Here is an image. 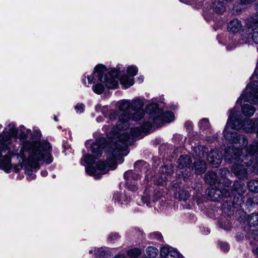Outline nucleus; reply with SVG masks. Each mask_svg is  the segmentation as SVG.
<instances>
[{"label":"nucleus","instance_id":"obj_33","mask_svg":"<svg viewBox=\"0 0 258 258\" xmlns=\"http://www.w3.org/2000/svg\"><path fill=\"white\" fill-rule=\"evenodd\" d=\"M249 226L255 227L258 225V213H253L249 215L247 218Z\"/></svg>","mask_w":258,"mask_h":258},{"label":"nucleus","instance_id":"obj_17","mask_svg":"<svg viewBox=\"0 0 258 258\" xmlns=\"http://www.w3.org/2000/svg\"><path fill=\"white\" fill-rule=\"evenodd\" d=\"M207 157L209 164L214 167H217L222 162L223 156L221 152L217 149H213L210 152Z\"/></svg>","mask_w":258,"mask_h":258},{"label":"nucleus","instance_id":"obj_60","mask_svg":"<svg viewBox=\"0 0 258 258\" xmlns=\"http://www.w3.org/2000/svg\"><path fill=\"white\" fill-rule=\"evenodd\" d=\"M181 183L180 182L176 181L172 183V186L175 188H178L180 186Z\"/></svg>","mask_w":258,"mask_h":258},{"label":"nucleus","instance_id":"obj_2","mask_svg":"<svg viewBox=\"0 0 258 258\" xmlns=\"http://www.w3.org/2000/svg\"><path fill=\"white\" fill-rule=\"evenodd\" d=\"M245 151V154L242 155L241 149L231 145L226 148L224 153L225 159L229 162H237L240 163L233 164L231 171L237 178L241 179H247L249 172H254L258 174V156L255 155L251 164L245 163L243 160L248 154L246 148Z\"/></svg>","mask_w":258,"mask_h":258},{"label":"nucleus","instance_id":"obj_18","mask_svg":"<svg viewBox=\"0 0 258 258\" xmlns=\"http://www.w3.org/2000/svg\"><path fill=\"white\" fill-rule=\"evenodd\" d=\"M192 160L190 156L188 155H181L177 160V167L179 169H189Z\"/></svg>","mask_w":258,"mask_h":258},{"label":"nucleus","instance_id":"obj_25","mask_svg":"<svg viewBox=\"0 0 258 258\" xmlns=\"http://www.w3.org/2000/svg\"><path fill=\"white\" fill-rule=\"evenodd\" d=\"M205 181L210 185H215L218 182V175L216 173L209 171L206 173L204 177Z\"/></svg>","mask_w":258,"mask_h":258},{"label":"nucleus","instance_id":"obj_14","mask_svg":"<svg viewBox=\"0 0 258 258\" xmlns=\"http://www.w3.org/2000/svg\"><path fill=\"white\" fill-rule=\"evenodd\" d=\"M107 146V141L104 138H98L91 145V151L96 158L101 156L103 150Z\"/></svg>","mask_w":258,"mask_h":258},{"label":"nucleus","instance_id":"obj_8","mask_svg":"<svg viewBox=\"0 0 258 258\" xmlns=\"http://www.w3.org/2000/svg\"><path fill=\"white\" fill-rule=\"evenodd\" d=\"M241 100L250 103H258V81L252 82L248 85Z\"/></svg>","mask_w":258,"mask_h":258},{"label":"nucleus","instance_id":"obj_3","mask_svg":"<svg viewBox=\"0 0 258 258\" xmlns=\"http://www.w3.org/2000/svg\"><path fill=\"white\" fill-rule=\"evenodd\" d=\"M130 137L127 134H123L120 137L119 141H116L111 147H109L107 151V162L99 161L96 164V174H106L109 171V168L116 167V159L120 157L123 151H125L128 145L131 143Z\"/></svg>","mask_w":258,"mask_h":258},{"label":"nucleus","instance_id":"obj_38","mask_svg":"<svg viewBox=\"0 0 258 258\" xmlns=\"http://www.w3.org/2000/svg\"><path fill=\"white\" fill-rule=\"evenodd\" d=\"M92 89L95 93L97 94H101L104 91L105 88L102 84L97 83L93 86Z\"/></svg>","mask_w":258,"mask_h":258},{"label":"nucleus","instance_id":"obj_40","mask_svg":"<svg viewBox=\"0 0 258 258\" xmlns=\"http://www.w3.org/2000/svg\"><path fill=\"white\" fill-rule=\"evenodd\" d=\"M199 126L200 128L203 131L206 130L208 129L210 127V123L209 120L207 118H203L200 120Z\"/></svg>","mask_w":258,"mask_h":258},{"label":"nucleus","instance_id":"obj_37","mask_svg":"<svg viewBox=\"0 0 258 258\" xmlns=\"http://www.w3.org/2000/svg\"><path fill=\"white\" fill-rule=\"evenodd\" d=\"M120 83L124 88H128L134 84V78H123L120 80Z\"/></svg>","mask_w":258,"mask_h":258},{"label":"nucleus","instance_id":"obj_39","mask_svg":"<svg viewBox=\"0 0 258 258\" xmlns=\"http://www.w3.org/2000/svg\"><path fill=\"white\" fill-rule=\"evenodd\" d=\"M237 143L241 147H245L248 144V141L244 135H239L237 138Z\"/></svg>","mask_w":258,"mask_h":258},{"label":"nucleus","instance_id":"obj_36","mask_svg":"<svg viewBox=\"0 0 258 258\" xmlns=\"http://www.w3.org/2000/svg\"><path fill=\"white\" fill-rule=\"evenodd\" d=\"M248 189L253 192H258V180H250L247 182Z\"/></svg>","mask_w":258,"mask_h":258},{"label":"nucleus","instance_id":"obj_56","mask_svg":"<svg viewBox=\"0 0 258 258\" xmlns=\"http://www.w3.org/2000/svg\"><path fill=\"white\" fill-rule=\"evenodd\" d=\"M119 238V235L117 233H112L109 236L108 239L110 241H113Z\"/></svg>","mask_w":258,"mask_h":258},{"label":"nucleus","instance_id":"obj_53","mask_svg":"<svg viewBox=\"0 0 258 258\" xmlns=\"http://www.w3.org/2000/svg\"><path fill=\"white\" fill-rule=\"evenodd\" d=\"M75 109L77 112L82 113L85 109V105L82 103H78L75 106Z\"/></svg>","mask_w":258,"mask_h":258},{"label":"nucleus","instance_id":"obj_34","mask_svg":"<svg viewBox=\"0 0 258 258\" xmlns=\"http://www.w3.org/2000/svg\"><path fill=\"white\" fill-rule=\"evenodd\" d=\"M246 24L248 28H252L255 24H258V12L253 14L248 18Z\"/></svg>","mask_w":258,"mask_h":258},{"label":"nucleus","instance_id":"obj_52","mask_svg":"<svg viewBox=\"0 0 258 258\" xmlns=\"http://www.w3.org/2000/svg\"><path fill=\"white\" fill-rule=\"evenodd\" d=\"M221 191L222 198H223V197H224L225 198H230L231 193H230L229 190L226 189V188H223L222 189H221Z\"/></svg>","mask_w":258,"mask_h":258},{"label":"nucleus","instance_id":"obj_16","mask_svg":"<svg viewBox=\"0 0 258 258\" xmlns=\"http://www.w3.org/2000/svg\"><path fill=\"white\" fill-rule=\"evenodd\" d=\"M243 121L240 115L231 113L226 126L231 130H239L242 127Z\"/></svg>","mask_w":258,"mask_h":258},{"label":"nucleus","instance_id":"obj_51","mask_svg":"<svg viewBox=\"0 0 258 258\" xmlns=\"http://www.w3.org/2000/svg\"><path fill=\"white\" fill-rule=\"evenodd\" d=\"M167 258H179V253L176 250H170Z\"/></svg>","mask_w":258,"mask_h":258},{"label":"nucleus","instance_id":"obj_48","mask_svg":"<svg viewBox=\"0 0 258 258\" xmlns=\"http://www.w3.org/2000/svg\"><path fill=\"white\" fill-rule=\"evenodd\" d=\"M149 237L151 239H156L159 240H161L163 239L162 234L159 232H154L151 233Z\"/></svg>","mask_w":258,"mask_h":258},{"label":"nucleus","instance_id":"obj_29","mask_svg":"<svg viewBox=\"0 0 258 258\" xmlns=\"http://www.w3.org/2000/svg\"><path fill=\"white\" fill-rule=\"evenodd\" d=\"M113 198L115 202L118 203H122L123 201L128 203L130 202L131 200V198L129 196H127L126 194H121L118 192L114 194Z\"/></svg>","mask_w":258,"mask_h":258},{"label":"nucleus","instance_id":"obj_32","mask_svg":"<svg viewBox=\"0 0 258 258\" xmlns=\"http://www.w3.org/2000/svg\"><path fill=\"white\" fill-rule=\"evenodd\" d=\"M175 197L179 201H185L190 197V195L188 191L185 190H181L175 193Z\"/></svg>","mask_w":258,"mask_h":258},{"label":"nucleus","instance_id":"obj_54","mask_svg":"<svg viewBox=\"0 0 258 258\" xmlns=\"http://www.w3.org/2000/svg\"><path fill=\"white\" fill-rule=\"evenodd\" d=\"M9 126L10 128V132L12 136L17 135L18 134V131L16 130L15 125L13 123H11L9 125Z\"/></svg>","mask_w":258,"mask_h":258},{"label":"nucleus","instance_id":"obj_63","mask_svg":"<svg viewBox=\"0 0 258 258\" xmlns=\"http://www.w3.org/2000/svg\"><path fill=\"white\" fill-rule=\"evenodd\" d=\"M246 203L247 205L249 206H252L253 204H255V202L253 199L252 198H248L247 200L246 201Z\"/></svg>","mask_w":258,"mask_h":258},{"label":"nucleus","instance_id":"obj_41","mask_svg":"<svg viewBox=\"0 0 258 258\" xmlns=\"http://www.w3.org/2000/svg\"><path fill=\"white\" fill-rule=\"evenodd\" d=\"M141 253V251L140 249L135 248L131 249L127 251V254L131 257H137L139 256Z\"/></svg>","mask_w":258,"mask_h":258},{"label":"nucleus","instance_id":"obj_59","mask_svg":"<svg viewBox=\"0 0 258 258\" xmlns=\"http://www.w3.org/2000/svg\"><path fill=\"white\" fill-rule=\"evenodd\" d=\"M252 237L254 239L258 241V228L253 231L252 233Z\"/></svg>","mask_w":258,"mask_h":258},{"label":"nucleus","instance_id":"obj_57","mask_svg":"<svg viewBox=\"0 0 258 258\" xmlns=\"http://www.w3.org/2000/svg\"><path fill=\"white\" fill-rule=\"evenodd\" d=\"M219 245L221 248L224 251H226L229 249V245L227 243L220 242Z\"/></svg>","mask_w":258,"mask_h":258},{"label":"nucleus","instance_id":"obj_49","mask_svg":"<svg viewBox=\"0 0 258 258\" xmlns=\"http://www.w3.org/2000/svg\"><path fill=\"white\" fill-rule=\"evenodd\" d=\"M252 39L255 43L258 44V26L253 29Z\"/></svg>","mask_w":258,"mask_h":258},{"label":"nucleus","instance_id":"obj_20","mask_svg":"<svg viewBox=\"0 0 258 258\" xmlns=\"http://www.w3.org/2000/svg\"><path fill=\"white\" fill-rule=\"evenodd\" d=\"M207 164L203 160L199 159L195 161L192 167V170L196 174H202L207 170Z\"/></svg>","mask_w":258,"mask_h":258},{"label":"nucleus","instance_id":"obj_4","mask_svg":"<svg viewBox=\"0 0 258 258\" xmlns=\"http://www.w3.org/2000/svg\"><path fill=\"white\" fill-rule=\"evenodd\" d=\"M146 134L150 133L155 128L163 125L164 122L169 123L174 119V113L171 111L163 113L161 107L157 103H151L146 106Z\"/></svg>","mask_w":258,"mask_h":258},{"label":"nucleus","instance_id":"obj_11","mask_svg":"<svg viewBox=\"0 0 258 258\" xmlns=\"http://www.w3.org/2000/svg\"><path fill=\"white\" fill-rule=\"evenodd\" d=\"M124 179L125 180V187L129 190L136 191L138 190V187L133 181H137L141 178V175L136 173L133 170H128L125 171L123 174Z\"/></svg>","mask_w":258,"mask_h":258},{"label":"nucleus","instance_id":"obj_46","mask_svg":"<svg viewBox=\"0 0 258 258\" xmlns=\"http://www.w3.org/2000/svg\"><path fill=\"white\" fill-rule=\"evenodd\" d=\"M170 249L167 247H163L160 250V256L162 257L167 258L168 256Z\"/></svg>","mask_w":258,"mask_h":258},{"label":"nucleus","instance_id":"obj_23","mask_svg":"<svg viewBox=\"0 0 258 258\" xmlns=\"http://www.w3.org/2000/svg\"><path fill=\"white\" fill-rule=\"evenodd\" d=\"M241 28V22L238 19L231 20L227 25V30L230 33H237Z\"/></svg>","mask_w":258,"mask_h":258},{"label":"nucleus","instance_id":"obj_42","mask_svg":"<svg viewBox=\"0 0 258 258\" xmlns=\"http://www.w3.org/2000/svg\"><path fill=\"white\" fill-rule=\"evenodd\" d=\"M144 164L145 162L144 160H138L136 161L134 164L135 171L137 172H141L144 167Z\"/></svg>","mask_w":258,"mask_h":258},{"label":"nucleus","instance_id":"obj_26","mask_svg":"<svg viewBox=\"0 0 258 258\" xmlns=\"http://www.w3.org/2000/svg\"><path fill=\"white\" fill-rule=\"evenodd\" d=\"M208 152V149L207 148L204 146L200 145L194 148L192 154L193 156L198 157L199 159L202 160L201 159L207 156Z\"/></svg>","mask_w":258,"mask_h":258},{"label":"nucleus","instance_id":"obj_62","mask_svg":"<svg viewBox=\"0 0 258 258\" xmlns=\"http://www.w3.org/2000/svg\"><path fill=\"white\" fill-rule=\"evenodd\" d=\"M22 168V166L21 164L14 165L13 167L14 170L15 172L19 171Z\"/></svg>","mask_w":258,"mask_h":258},{"label":"nucleus","instance_id":"obj_6","mask_svg":"<svg viewBox=\"0 0 258 258\" xmlns=\"http://www.w3.org/2000/svg\"><path fill=\"white\" fill-rule=\"evenodd\" d=\"M12 135L4 131L0 135V169L6 172H10L12 169L11 156L13 152L9 150L8 144L11 143Z\"/></svg>","mask_w":258,"mask_h":258},{"label":"nucleus","instance_id":"obj_43","mask_svg":"<svg viewBox=\"0 0 258 258\" xmlns=\"http://www.w3.org/2000/svg\"><path fill=\"white\" fill-rule=\"evenodd\" d=\"M244 184L241 183L238 181H235L233 186L232 188L234 190L236 191H242V189L243 188Z\"/></svg>","mask_w":258,"mask_h":258},{"label":"nucleus","instance_id":"obj_24","mask_svg":"<svg viewBox=\"0 0 258 258\" xmlns=\"http://www.w3.org/2000/svg\"><path fill=\"white\" fill-rule=\"evenodd\" d=\"M256 119L254 121L249 119L243 121L242 128L246 133H252L256 131Z\"/></svg>","mask_w":258,"mask_h":258},{"label":"nucleus","instance_id":"obj_31","mask_svg":"<svg viewBox=\"0 0 258 258\" xmlns=\"http://www.w3.org/2000/svg\"><path fill=\"white\" fill-rule=\"evenodd\" d=\"M158 250L154 246H148L146 249V258H158Z\"/></svg>","mask_w":258,"mask_h":258},{"label":"nucleus","instance_id":"obj_19","mask_svg":"<svg viewBox=\"0 0 258 258\" xmlns=\"http://www.w3.org/2000/svg\"><path fill=\"white\" fill-rule=\"evenodd\" d=\"M18 134H19V139L22 141V146H23V143L25 142L28 141V140H26V139L27 138V134L24 132H21L20 134L18 133ZM41 136V135L40 133L38 132H35L32 135L31 139L29 140V141H33L35 140H37L38 142H41L40 141ZM22 148L23 147H22L21 150L23 152L24 156H25L27 153H26V152L23 150Z\"/></svg>","mask_w":258,"mask_h":258},{"label":"nucleus","instance_id":"obj_10","mask_svg":"<svg viewBox=\"0 0 258 258\" xmlns=\"http://www.w3.org/2000/svg\"><path fill=\"white\" fill-rule=\"evenodd\" d=\"M244 204V197L242 195L236 193L234 195L233 200H227L223 204V209L225 213L229 214L234 208H238Z\"/></svg>","mask_w":258,"mask_h":258},{"label":"nucleus","instance_id":"obj_50","mask_svg":"<svg viewBox=\"0 0 258 258\" xmlns=\"http://www.w3.org/2000/svg\"><path fill=\"white\" fill-rule=\"evenodd\" d=\"M219 174L221 176L220 179L226 178L227 174H230V171L227 168H222L219 170Z\"/></svg>","mask_w":258,"mask_h":258},{"label":"nucleus","instance_id":"obj_22","mask_svg":"<svg viewBox=\"0 0 258 258\" xmlns=\"http://www.w3.org/2000/svg\"><path fill=\"white\" fill-rule=\"evenodd\" d=\"M211 9L213 12L219 14H222L226 11L224 3L220 0L215 1L212 3Z\"/></svg>","mask_w":258,"mask_h":258},{"label":"nucleus","instance_id":"obj_45","mask_svg":"<svg viewBox=\"0 0 258 258\" xmlns=\"http://www.w3.org/2000/svg\"><path fill=\"white\" fill-rule=\"evenodd\" d=\"M190 176V171H187V169L181 172V174H179V177L182 178L184 181H187Z\"/></svg>","mask_w":258,"mask_h":258},{"label":"nucleus","instance_id":"obj_44","mask_svg":"<svg viewBox=\"0 0 258 258\" xmlns=\"http://www.w3.org/2000/svg\"><path fill=\"white\" fill-rule=\"evenodd\" d=\"M138 70L136 66H129L127 69V74L131 77H134L137 75Z\"/></svg>","mask_w":258,"mask_h":258},{"label":"nucleus","instance_id":"obj_9","mask_svg":"<svg viewBox=\"0 0 258 258\" xmlns=\"http://www.w3.org/2000/svg\"><path fill=\"white\" fill-rule=\"evenodd\" d=\"M144 102L143 100L138 98L134 99L131 102V117L132 120L135 121H140L144 118L145 114L143 110Z\"/></svg>","mask_w":258,"mask_h":258},{"label":"nucleus","instance_id":"obj_13","mask_svg":"<svg viewBox=\"0 0 258 258\" xmlns=\"http://www.w3.org/2000/svg\"><path fill=\"white\" fill-rule=\"evenodd\" d=\"M82 160H83L86 164L88 165L86 167V171L88 174L94 176L96 179H98L101 178L100 174H96L97 170L95 167L92 166L95 161V159L93 155L86 154L82 158Z\"/></svg>","mask_w":258,"mask_h":258},{"label":"nucleus","instance_id":"obj_7","mask_svg":"<svg viewBox=\"0 0 258 258\" xmlns=\"http://www.w3.org/2000/svg\"><path fill=\"white\" fill-rule=\"evenodd\" d=\"M118 108L122 112L119 115L118 121L116 127L118 130H125L130 127V120L131 117V102L123 100L119 103Z\"/></svg>","mask_w":258,"mask_h":258},{"label":"nucleus","instance_id":"obj_35","mask_svg":"<svg viewBox=\"0 0 258 258\" xmlns=\"http://www.w3.org/2000/svg\"><path fill=\"white\" fill-rule=\"evenodd\" d=\"M173 168L171 164H167L160 168V172L167 175H171L173 173Z\"/></svg>","mask_w":258,"mask_h":258},{"label":"nucleus","instance_id":"obj_28","mask_svg":"<svg viewBox=\"0 0 258 258\" xmlns=\"http://www.w3.org/2000/svg\"><path fill=\"white\" fill-rule=\"evenodd\" d=\"M243 114L247 117L252 116L255 111V108L251 104H246L241 107Z\"/></svg>","mask_w":258,"mask_h":258},{"label":"nucleus","instance_id":"obj_5","mask_svg":"<svg viewBox=\"0 0 258 258\" xmlns=\"http://www.w3.org/2000/svg\"><path fill=\"white\" fill-rule=\"evenodd\" d=\"M119 72L116 69H111L107 72V68L102 64L97 65L93 75L88 76V84L94 83L95 77L98 80L105 84L108 89H116L118 86V77Z\"/></svg>","mask_w":258,"mask_h":258},{"label":"nucleus","instance_id":"obj_12","mask_svg":"<svg viewBox=\"0 0 258 258\" xmlns=\"http://www.w3.org/2000/svg\"><path fill=\"white\" fill-rule=\"evenodd\" d=\"M142 122V124L141 127H135L134 128H132L131 130V135H129L128 133H124L121 134H120L118 132H116L114 135L111 136L110 138H115L118 137H119L118 140L117 141H119L120 139V137L123 135V134H127L130 136V140L131 141V143L128 145H131L132 144V143L134 142L133 138H137L140 137L142 133H144L145 132V119L143 118L141 119Z\"/></svg>","mask_w":258,"mask_h":258},{"label":"nucleus","instance_id":"obj_58","mask_svg":"<svg viewBox=\"0 0 258 258\" xmlns=\"http://www.w3.org/2000/svg\"><path fill=\"white\" fill-rule=\"evenodd\" d=\"M117 116L118 113L117 111H112L109 114V118L110 120H114L117 117Z\"/></svg>","mask_w":258,"mask_h":258},{"label":"nucleus","instance_id":"obj_55","mask_svg":"<svg viewBox=\"0 0 258 258\" xmlns=\"http://www.w3.org/2000/svg\"><path fill=\"white\" fill-rule=\"evenodd\" d=\"M220 182L224 184L225 186L229 187L232 183L231 180L225 178V179H220Z\"/></svg>","mask_w":258,"mask_h":258},{"label":"nucleus","instance_id":"obj_47","mask_svg":"<svg viewBox=\"0 0 258 258\" xmlns=\"http://www.w3.org/2000/svg\"><path fill=\"white\" fill-rule=\"evenodd\" d=\"M166 177H159L156 179L155 182L157 185L163 186L166 184Z\"/></svg>","mask_w":258,"mask_h":258},{"label":"nucleus","instance_id":"obj_30","mask_svg":"<svg viewBox=\"0 0 258 258\" xmlns=\"http://www.w3.org/2000/svg\"><path fill=\"white\" fill-rule=\"evenodd\" d=\"M95 255L96 258H111L112 256L111 252L109 250L103 248L98 249Z\"/></svg>","mask_w":258,"mask_h":258},{"label":"nucleus","instance_id":"obj_64","mask_svg":"<svg viewBox=\"0 0 258 258\" xmlns=\"http://www.w3.org/2000/svg\"><path fill=\"white\" fill-rule=\"evenodd\" d=\"M114 258H126L124 254H119L116 255Z\"/></svg>","mask_w":258,"mask_h":258},{"label":"nucleus","instance_id":"obj_21","mask_svg":"<svg viewBox=\"0 0 258 258\" xmlns=\"http://www.w3.org/2000/svg\"><path fill=\"white\" fill-rule=\"evenodd\" d=\"M233 130H231L230 128L225 126L223 131V135L226 140L231 141L233 143L237 144V138L238 134Z\"/></svg>","mask_w":258,"mask_h":258},{"label":"nucleus","instance_id":"obj_15","mask_svg":"<svg viewBox=\"0 0 258 258\" xmlns=\"http://www.w3.org/2000/svg\"><path fill=\"white\" fill-rule=\"evenodd\" d=\"M248 154L245 157L244 162L246 164H251L252 160L255 158V155L258 153V141L254 140L251 144L246 147Z\"/></svg>","mask_w":258,"mask_h":258},{"label":"nucleus","instance_id":"obj_1","mask_svg":"<svg viewBox=\"0 0 258 258\" xmlns=\"http://www.w3.org/2000/svg\"><path fill=\"white\" fill-rule=\"evenodd\" d=\"M22 149L28 155V164L25 167V173L29 176L33 175V178L35 175L32 174V170L36 171L39 169V161L46 157V162L49 164L53 160L51 155L52 148L48 142H40L37 140L26 141L23 143Z\"/></svg>","mask_w":258,"mask_h":258},{"label":"nucleus","instance_id":"obj_27","mask_svg":"<svg viewBox=\"0 0 258 258\" xmlns=\"http://www.w3.org/2000/svg\"><path fill=\"white\" fill-rule=\"evenodd\" d=\"M209 197L214 202H217L222 198L221 189L219 188H212L208 192Z\"/></svg>","mask_w":258,"mask_h":258},{"label":"nucleus","instance_id":"obj_61","mask_svg":"<svg viewBox=\"0 0 258 258\" xmlns=\"http://www.w3.org/2000/svg\"><path fill=\"white\" fill-rule=\"evenodd\" d=\"M255 0H240V3L243 5L250 4L253 2Z\"/></svg>","mask_w":258,"mask_h":258}]
</instances>
